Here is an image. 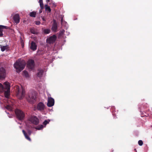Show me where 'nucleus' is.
<instances>
[{"mask_svg": "<svg viewBox=\"0 0 152 152\" xmlns=\"http://www.w3.org/2000/svg\"><path fill=\"white\" fill-rule=\"evenodd\" d=\"M26 65L25 62L23 60H18L14 63V66L16 69L17 72H21L25 68Z\"/></svg>", "mask_w": 152, "mask_h": 152, "instance_id": "obj_1", "label": "nucleus"}, {"mask_svg": "<svg viewBox=\"0 0 152 152\" xmlns=\"http://www.w3.org/2000/svg\"><path fill=\"white\" fill-rule=\"evenodd\" d=\"M16 88V93L17 97L19 99H22L25 95V91L24 89L21 87L19 88L17 86Z\"/></svg>", "mask_w": 152, "mask_h": 152, "instance_id": "obj_2", "label": "nucleus"}, {"mask_svg": "<svg viewBox=\"0 0 152 152\" xmlns=\"http://www.w3.org/2000/svg\"><path fill=\"white\" fill-rule=\"evenodd\" d=\"M15 113L17 118L19 120H22L25 117L24 113L21 110L16 109L15 110Z\"/></svg>", "mask_w": 152, "mask_h": 152, "instance_id": "obj_3", "label": "nucleus"}, {"mask_svg": "<svg viewBox=\"0 0 152 152\" xmlns=\"http://www.w3.org/2000/svg\"><path fill=\"white\" fill-rule=\"evenodd\" d=\"M28 96V100L30 102L32 103L35 101L36 98V93L34 91L31 92L29 93Z\"/></svg>", "mask_w": 152, "mask_h": 152, "instance_id": "obj_4", "label": "nucleus"}, {"mask_svg": "<svg viewBox=\"0 0 152 152\" xmlns=\"http://www.w3.org/2000/svg\"><path fill=\"white\" fill-rule=\"evenodd\" d=\"M57 38L56 36L55 35L50 37L47 39V42L49 44H52L54 42Z\"/></svg>", "mask_w": 152, "mask_h": 152, "instance_id": "obj_5", "label": "nucleus"}, {"mask_svg": "<svg viewBox=\"0 0 152 152\" xmlns=\"http://www.w3.org/2000/svg\"><path fill=\"white\" fill-rule=\"evenodd\" d=\"M30 121L33 124L37 125L39 123V119L36 116L31 117L30 118Z\"/></svg>", "mask_w": 152, "mask_h": 152, "instance_id": "obj_6", "label": "nucleus"}, {"mask_svg": "<svg viewBox=\"0 0 152 152\" xmlns=\"http://www.w3.org/2000/svg\"><path fill=\"white\" fill-rule=\"evenodd\" d=\"M27 66L31 70L33 69L34 67V61L32 59L29 60L28 62Z\"/></svg>", "mask_w": 152, "mask_h": 152, "instance_id": "obj_7", "label": "nucleus"}, {"mask_svg": "<svg viewBox=\"0 0 152 152\" xmlns=\"http://www.w3.org/2000/svg\"><path fill=\"white\" fill-rule=\"evenodd\" d=\"M6 70L3 67L0 68V79H4L6 77Z\"/></svg>", "mask_w": 152, "mask_h": 152, "instance_id": "obj_8", "label": "nucleus"}, {"mask_svg": "<svg viewBox=\"0 0 152 152\" xmlns=\"http://www.w3.org/2000/svg\"><path fill=\"white\" fill-rule=\"evenodd\" d=\"M22 132L24 134L25 137V138L28 140V141H31V139L29 137V136L31 135V132L30 130H29L28 132V134L25 131L23 130H22Z\"/></svg>", "mask_w": 152, "mask_h": 152, "instance_id": "obj_9", "label": "nucleus"}, {"mask_svg": "<svg viewBox=\"0 0 152 152\" xmlns=\"http://www.w3.org/2000/svg\"><path fill=\"white\" fill-rule=\"evenodd\" d=\"M54 104V100L51 97H48L47 106L49 107L53 106Z\"/></svg>", "mask_w": 152, "mask_h": 152, "instance_id": "obj_10", "label": "nucleus"}, {"mask_svg": "<svg viewBox=\"0 0 152 152\" xmlns=\"http://www.w3.org/2000/svg\"><path fill=\"white\" fill-rule=\"evenodd\" d=\"M45 105L44 104L41 102L39 103L37 105V109L39 110L42 111L44 110Z\"/></svg>", "mask_w": 152, "mask_h": 152, "instance_id": "obj_11", "label": "nucleus"}, {"mask_svg": "<svg viewBox=\"0 0 152 152\" xmlns=\"http://www.w3.org/2000/svg\"><path fill=\"white\" fill-rule=\"evenodd\" d=\"M9 28V27L7 26L0 25V37H2L3 36V31H4V29H8Z\"/></svg>", "mask_w": 152, "mask_h": 152, "instance_id": "obj_12", "label": "nucleus"}, {"mask_svg": "<svg viewBox=\"0 0 152 152\" xmlns=\"http://www.w3.org/2000/svg\"><path fill=\"white\" fill-rule=\"evenodd\" d=\"M13 20L17 24L19 23L20 22V17L18 14H15L13 17Z\"/></svg>", "mask_w": 152, "mask_h": 152, "instance_id": "obj_13", "label": "nucleus"}, {"mask_svg": "<svg viewBox=\"0 0 152 152\" xmlns=\"http://www.w3.org/2000/svg\"><path fill=\"white\" fill-rule=\"evenodd\" d=\"M37 46L36 43L33 41L31 43V49L33 51H34L37 50Z\"/></svg>", "mask_w": 152, "mask_h": 152, "instance_id": "obj_14", "label": "nucleus"}, {"mask_svg": "<svg viewBox=\"0 0 152 152\" xmlns=\"http://www.w3.org/2000/svg\"><path fill=\"white\" fill-rule=\"evenodd\" d=\"M57 23L55 21H54L53 24L52 25L51 30L54 32H56L57 31Z\"/></svg>", "mask_w": 152, "mask_h": 152, "instance_id": "obj_15", "label": "nucleus"}, {"mask_svg": "<svg viewBox=\"0 0 152 152\" xmlns=\"http://www.w3.org/2000/svg\"><path fill=\"white\" fill-rule=\"evenodd\" d=\"M5 86V90H7V91L10 90V83L8 82H5L4 83Z\"/></svg>", "mask_w": 152, "mask_h": 152, "instance_id": "obj_16", "label": "nucleus"}, {"mask_svg": "<svg viewBox=\"0 0 152 152\" xmlns=\"http://www.w3.org/2000/svg\"><path fill=\"white\" fill-rule=\"evenodd\" d=\"M38 72L37 74V76L39 77H41L42 76L43 73V70L42 69H39L38 70Z\"/></svg>", "mask_w": 152, "mask_h": 152, "instance_id": "obj_17", "label": "nucleus"}, {"mask_svg": "<svg viewBox=\"0 0 152 152\" xmlns=\"http://www.w3.org/2000/svg\"><path fill=\"white\" fill-rule=\"evenodd\" d=\"M42 31L45 34H49L50 32V30L49 29H44L42 28Z\"/></svg>", "mask_w": 152, "mask_h": 152, "instance_id": "obj_18", "label": "nucleus"}, {"mask_svg": "<svg viewBox=\"0 0 152 152\" xmlns=\"http://www.w3.org/2000/svg\"><path fill=\"white\" fill-rule=\"evenodd\" d=\"M1 51L3 52L5 50L9 48V46L8 45H1Z\"/></svg>", "mask_w": 152, "mask_h": 152, "instance_id": "obj_19", "label": "nucleus"}, {"mask_svg": "<svg viewBox=\"0 0 152 152\" xmlns=\"http://www.w3.org/2000/svg\"><path fill=\"white\" fill-rule=\"evenodd\" d=\"M5 88L3 86V85L0 83V92L2 93L4 91Z\"/></svg>", "mask_w": 152, "mask_h": 152, "instance_id": "obj_20", "label": "nucleus"}, {"mask_svg": "<svg viewBox=\"0 0 152 152\" xmlns=\"http://www.w3.org/2000/svg\"><path fill=\"white\" fill-rule=\"evenodd\" d=\"M45 8L46 11H48V12L50 13L51 11V10L50 7L47 4L45 5Z\"/></svg>", "mask_w": 152, "mask_h": 152, "instance_id": "obj_21", "label": "nucleus"}, {"mask_svg": "<svg viewBox=\"0 0 152 152\" xmlns=\"http://www.w3.org/2000/svg\"><path fill=\"white\" fill-rule=\"evenodd\" d=\"M10 91V90L7 91V90L6 91H5V90H4V91L5 96L6 98H9V93Z\"/></svg>", "mask_w": 152, "mask_h": 152, "instance_id": "obj_22", "label": "nucleus"}, {"mask_svg": "<svg viewBox=\"0 0 152 152\" xmlns=\"http://www.w3.org/2000/svg\"><path fill=\"white\" fill-rule=\"evenodd\" d=\"M39 3L40 7L41 9H42L44 8V5L42 0H39Z\"/></svg>", "mask_w": 152, "mask_h": 152, "instance_id": "obj_23", "label": "nucleus"}, {"mask_svg": "<svg viewBox=\"0 0 152 152\" xmlns=\"http://www.w3.org/2000/svg\"><path fill=\"white\" fill-rule=\"evenodd\" d=\"M36 12L35 11H33L30 13V15L31 17H35L36 14Z\"/></svg>", "mask_w": 152, "mask_h": 152, "instance_id": "obj_24", "label": "nucleus"}, {"mask_svg": "<svg viewBox=\"0 0 152 152\" xmlns=\"http://www.w3.org/2000/svg\"><path fill=\"white\" fill-rule=\"evenodd\" d=\"M23 75L26 77H29V75L28 72L24 70L23 71Z\"/></svg>", "mask_w": 152, "mask_h": 152, "instance_id": "obj_25", "label": "nucleus"}, {"mask_svg": "<svg viewBox=\"0 0 152 152\" xmlns=\"http://www.w3.org/2000/svg\"><path fill=\"white\" fill-rule=\"evenodd\" d=\"M44 127V126L42 125H39L35 127V129L38 130H39L42 129Z\"/></svg>", "mask_w": 152, "mask_h": 152, "instance_id": "obj_26", "label": "nucleus"}, {"mask_svg": "<svg viewBox=\"0 0 152 152\" xmlns=\"http://www.w3.org/2000/svg\"><path fill=\"white\" fill-rule=\"evenodd\" d=\"M31 32L34 34H37V32L34 28H31L30 29Z\"/></svg>", "mask_w": 152, "mask_h": 152, "instance_id": "obj_27", "label": "nucleus"}, {"mask_svg": "<svg viewBox=\"0 0 152 152\" xmlns=\"http://www.w3.org/2000/svg\"><path fill=\"white\" fill-rule=\"evenodd\" d=\"M5 108L11 111L12 110V107L10 105H7L6 106Z\"/></svg>", "mask_w": 152, "mask_h": 152, "instance_id": "obj_28", "label": "nucleus"}, {"mask_svg": "<svg viewBox=\"0 0 152 152\" xmlns=\"http://www.w3.org/2000/svg\"><path fill=\"white\" fill-rule=\"evenodd\" d=\"M65 32V31L64 30H62L60 31L59 32V35L60 36L64 34V33Z\"/></svg>", "mask_w": 152, "mask_h": 152, "instance_id": "obj_29", "label": "nucleus"}, {"mask_svg": "<svg viewBox=\"0 0 152 152\" xmlns=\"http://www.w3.org/2000/svg\"><path fill=\"white\" fill-rule=\"evenodd\" d=\"M50 120H49L48 121L46 120L44 121L43 122V124L45 126L47 124H48L49 123Z\"/></svg>", "mask_w": 152, "mask_h": 152, "instance_id": "obj_30", "label": "nucleus"}, {"mask_svg": "<svg viewBox=\"0 0 152 152\" xmlns=\"http://www.w3.org/2000/svg\"><path fill=\"white\" fill-rule=\"evenodd\" d=\"M138 144L140 146H142L143 144V142L142 140H139L138 142Z\"/></svg>", "mask_w": 152, "mask_h": 152, "instance_id": "obj_31", "label": "nucleus"}, {"mask_svg": "<svg viewBox=\"0 0 152 152\" xmlns=\"http://www.w3.org/2000/svg\"><path fill=\"white\" fill-rule=\"evenodd\" d=\"M40 23V22L39 21H35V24L37 25H39Z\"/></svg>", "mask_w": 152, "mask_h": 152, "instance_id": "obj_32", "label": "nucleus"}, {"mask_svg": "<svg viewBox=\"0 0 152 152\" xmlns=\"http://www.w3.org/2000/svg\"><path fill=\"white\" fill-rule=\"evenodd\" d=\"M42 19L43 21H45V19L44 17H42Z\"/></svg>", "mask_w": 152, "mask_h": 152, "instance_id": "obj_33", "label": "nucleus"}, {"mask_svg": "<svg viewBox=\"0 0 152 152\" xmlns=\"http://www.w3.org/2000/svg\"><path fill=\"white\" fill-rule=\"evenodd\" d=\"M42 12V11L41 10H40L39 11V13H41Z\"/></svg>", "mask_w": 152, "mask_h": 152, "instance_id": "obj_34", "label": "nucleus"}, {"mask_svg": "<svg viewBox=\"0 0 152 152\" xmlns=\"http://www.w3.org/2000/svg\"><path fill=\"white\" fill-rule=\"evenodd\" d=\"M49 1H50V0H47V2H48Z\"/></svg>", "mask_w": 152, "mask_h": 152, "instance_id": "obj_35", "label": "nucleus"}]
</instances>
